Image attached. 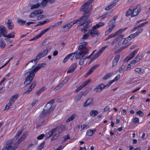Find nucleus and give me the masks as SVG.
I'll use <instances>...</instances> for the list:
<instances>
[{
  "instance_id": "nucleus-1",
  "label": "nucleus",
  "mask_w": 150,
  "mask_h": 150,
  "mask_svg": "<svg viewBox=\"0 0 150 150\" xmlns=\"http://www.w3.org/2000/svg\"><path fill=\"white\" fill-rule=\"evenodd\" d=\"M94 0H89L84 4L80 9L81 11H83L84 13L83 16L79 18L81 19L80 22L81 23L77 27V28L83 33L88 31L91 26L89 25L91 23V21L88 19L90 15V13L91 11L89 7L90 4Z\"/></svg>"
},
{
  "instance_id": "nucleus-2",
  "label": "nucleus",
  "mask_w": 150,
  "mask_h": 150,
  "mask_svg": "<svg viewBox=\"0 0 150 150\" xmlns=\"http://www.w3.org/2000/svg\"><path fill=\"white\" fill-rule=\"evenodd\" d=\"M46 65V64L44 63L39 64L33 69L25 73L24 74L25 76L24 85L27 86L35 78V73L40 68L45 67Z\"/></svg>"
},
{
  "instance_id": "nucleus-3",
  "label": "nucleus",
  "mask_w": 150,
  "mask_h": 150,
  "mask_svg": "<svg viewBox=\"0 0 150 150\" xmlns=\"http://www.w3.org/2000/svg\"><path fill=\"white\" fill-rule=\"evenodd\" d=\"M88 52L89 50L86 47L82 45H79L77 51L74 52L76 54V59H81L88 53Z\"/></svg>"
},
{
  "instance_id": "nucleus-4",
  "label": "nucleus",
  "mask_w": 150,
  "mask_h": 150,
  "mask_svg": "<svg viewBox=\"0 0 150 150\" xmlns=\"http://www.w3.org/2000/svg\"><path fill=\"white\" fill-rule=\"evenodd\" d=\"M141 9V6L140 5L137 6L135 8H133L132 6H131L126 13L127 16L130 15L132 17L137 15L140 13Z\"/></svg>"
},
{
  "instance_id": "nucleus-5",
  "label": "nucleus",
  "mask_w": 150,
  "mask_h": 150,
  "mask_svg": "<svg viewBox=\"0 0 150 150\" xmlns=\"http://www.w3.org/2000/svg\"><path fill=\"white\" fill-rule=\"evenodd\" d=\"M18 144L17 142L13 143V140L10 139L6 142L2 150H15Z\"/></svg>"
},
{
  "instance_id": "nucleus-6",
  "label": "nucleus",
  "mask_w": 150,
  "mask_h": 150,
  "mask_svg": "<svg viewBox=\"0 0 150 150\" xmlns=\"http://www.w3.org/2000/svg\"><path fill=\"white\" fill-rule=\"evenodd\" d=\"M50 50V48H47L42 52L38 54L35 56V59L34 60V64L31 67H34L36 64L40 59L45 56Z\"/></svg>"
},
{
  "instance_id": "nucleus-7",
  "label": "nucleus",
  "mask_w": 150,
  "mask_h": 150,
  "mask_svg": "<svg viewBox=\"0 0 150 150\" xmlns=\"http://www.w3.org/2000/svg\"><path fill=\"white\" fill-rule=\"evenodd\" d=\"M81 19H75L70 22L67 24L63 26L62 28V31L64 32L68 31L69 29L76 23H81L80 22Z\"/></svg>"
},
{
  "instance_id": "nucleus-8",
  "label": "nucleus",
  "mask_w": 150,
  "mask_h": 150,
  "mask_svg": "<svg viewBox=\"0 0 150 150\" xmlns=\"http://www.w3.org/2000/svg\"><path fill=\"white\" fill-rule=\"evenodd\" d=\"M110 86V84L108 83L106 85H105L103 83L97 85L94 89V91L96 93L100 92L105 88H107Z\"/></svg>"
},
{
  "instance_id": "nucleus-9",
  "label": "nucleus",
  "mask_w": 150,
  "mask_h": 150,
  "mask_svg": "<svg viewBox=\"0 0 150 150\" xmlns=\"http://www.w3.org/2000/svg\"><path fill=\"white\" fill-rule=\"evenodd\" d=\"M88 33L92 37H95L96 36H99L100 35V33L95 28H93V26L92 29L88 31Z\"/></svg>"
},
{
  "instance_id": "nucleus-10",
  "label": "nucleus",
  "mask_w": 150,
  "mask_h": 150,
  "mask_svg": "<svg viewBox=\"0 0 150 150\" xmlns=\"http://www.w3.org/2000/svg\"><path fill=\"white\" fill-rule=\"evenodd\" d=\"M54 102L53 100H51L48 102L45 105L44 109L47 112L49 111V113H50L53 111L52 107Z\"/></svg>"
},
{
  "instance_id": "nucleus-11",
  "label": "nucleus",
  "mask_w": 150,
  "mask_h": 150,
  "mask_svg": "<svg viewBox=\"0 0 150 150\" xmlns=\"http://www.w3.org/2000/svg\"><path fill=\"white\" fill-rule=\"evenodd\" d=\"M6 34H8L7 29L5 26L0 24V38Z\"/></svg>"
},
{
  "instance_id": "nucleus-12",
  "label": "nucleus",
  "mask_w": 150,
  "mask_h": 150,
  "mask_svg": "<svg viewBox=\"0 0 150 150\" xmlns=\"http://www.w3.org/2000/svg\"><path fill=\"white\" fill-rule=\"evenodd\" d=\"M36 83V81H33L31 83L28 89L23 94H29L34 88Z\"/></svg>"
},
{
  "instance_id": "nucleus-13",
  "label": "nucleus",
  "mask_w": 150,
  "mask_h": 150,
  "mask_svg": "<svg viewBox=\"0 0 150 150\" xmlns=\"http://www.w3.org/2000/svg\"><path fill=\"white\" fill-rule=\"evenodd\" d=\"M62 22V21H59V22L56 23H55L54 25H50L49 28L44 30H44L45 33L47 31L49 30L51 28L53 29L54 28L57 27L59 26L61 24Z\"/></svg>"
},
{
  "instance_id": "nucleus-14",
  "label": "nucleus",
  "mask_w": 150,
  "mask_h": 150,
  "mask_svg": "<svg viewBox=\"0 0 150 150\" xmlns=\"http://www.w3.org/2000/svg\"><path fill=\"white\" fill-rule=\"evenodd\" d=\"M77 66V64L75 62L72 64L69 68L67 71V73H73L76 69Z\"/></svg>"
},
{
  "instance_id": "nucleus-15",
  "label": "nucleus",
  "mask_w": 150,
  "mask_h": 150,
  "mask_svg": "<svg viewBox=\"0 0 150 150\" xmlns=\"http://www.w3.org/2000/svg\"><path fill=\"white\" fill-rule=\"evenodd\" d=\"M138 49H136L133 52H131L130 54L125 59V60L126 61H127L134 57L135 54L137 52Z\"/></svg>"
},
{
  "instance_id": "nucleus-16",
  "label": "nucleus",
  "mask_w": 150,
  "mask_h": 150,
  "mask_svg": "<svg viewBox=\"0 0 150 150\" xmlns=\"http://www.w3.org/2000/svg\"><path fill=\"white\" fill-rule=\"evenodd\" d=\"M7 27L9 30H12L14 28V24L11 20L8 19L7 23Z\"/></svg>"
},
{
  "instance_id": "nucleus-17",
  "label": "nucleus",
  "mask_w": 150,
  "mask_h": 150,
  "mask_svg": "<svg viewBox=\"0 0 150 150\" xmlns=\"http://www.w3.org/2000/svg\"><path fill=\"white\" fill-rule=\"evenodd\" d=\"M93 103V98H90L88 99L85 102L83 105V106L86 107L91 105Z\"/></svg>"
},
{
  "instance_id": "nucleus-18",
  "label": "nucleus",
  "mask_w": 150,
  "mask_h": 150,
  "mask_svg": "<svg viewBox=\"0 0 150 150\" xmlns=\"http://www.w3.org/2000/svg\"><path fill=\"white\" fill-rule=\"evenodd\" d=\"M118 1V0H115L113 1L107 7L105 8V9L106 10H108L112 8L116 4Z\"/></svg>"
},
{
  "instance_id": "nucleus-19",
  "label": "nucleus",
  "mask_w": 150,
  "mask_h": 150,
  "mask_svg": "<svg viewBox=\"0 0 150 150\" xmlns=\"http://www.w3.org/2000/svg\"><path fill=\"white\" fill-rule=\"evenodd\" d=\"M120 57V56L119 55H116L114 59L113 60L112 62V67L116 66L117 64L118 61Z\"/></svg>"
},
{
  "instance_id": "nucleus-20",
  "label": "nucleus",
  "mask_w": 150,
  "mask_h": 150,
  "mask_svg": "<svg viewBox=\"0 0 150 150\" xmlns=\"http://www.w3.org/2000/svg\"><path fill=\"white\" fill-rule=\"evenodd\" d=\"M50 114L49 111L47 112L43 109L40 113L39 116L40 118H42L49 115Z\"/></svg>"
},
{
  "instance_id": "nucleus-21",
  "label": "nucleus",
  "mask_w": 150,
  "mask_h": 150,
  "mask_svg": "<svg viewBox=\"0 0 150 150\" xmlns=\"http://www.w3.org/2000/svg\"><path fill=\"white\" fill-rule=\"evenodd\" d=\"M75 54V53H70L69 54H68V55H67V56H66L65 57V58L64 59L63 61V62L64 63H65L67 61V60L69 59L71 57L73 56V57H72V59H73V58Z\"/></svg>"
},
{
  "instance_id": "nucleus-22",
  "label": "nucleus",
  "mask_w": 150,
  "mask_h": 150,
  "mask_svg": "<svg viewBox=\"0 0 150 150\" xmlns=\"http://www.w3.org/2000/svg\"><path fill=\"white\" fill-rule=\"evenodd\" d=\"M98 66V65L97 64L94 65L92 67L89 69L86 74V75L88 76L91 74L96 69Z\"/></svg>"
},
{
  "instance_id": "nucleus-23",
  "label": "nucleus",
  "mask_w": 150,
  "mask_h": 150,
  "mask_svg": "<svg viewBox=\"0 0 150 150\" xmlns=\"http://www.w3.org/2000/svg\"><path fill=\"white\" fill-rule=\"evenodd\" d=\"M15 33L13 32H11L10 33L5 34L4 37L7 38H14L15 37Z\"/></svg>"
},
{
  "instance_id": "nucleus-24",
  "label": "nucleus",
  "mask_w": 150,
  "mask_h": 150,
  "mask_svg": "<svg viewBox=\"0 0 150 150\" xmlns=\"http://www.w3.org/2000/svg\"><path fill=\"white\" fill-rule=\"evenodd\" d=\"M148 21H146L140 24L137 25L136 27L133 28L131 30L132 32H133L134 31H135L136 30L140 28L143 27L144 25H145L146 24H147L148 23Z\"/></svg>"
},
{
  "instance_id": "nucleus-25",
  "label": "nucleus",
  "mask_w": 150,
  "mask_h": 150,
  "mask_svg": "<svg viewBox=\"0 0 150 150\" xmlns=\"http://www.w3.org/2000/svg\"><path fill=\"white\" fill-rule=\"evenodd\" d=\"M27 134L26 133H24L22 135L21 137L18 139V141L17 142L18 144L20 143L22 141H23L26 137Z\"/></svg>"
},
{
  "instance_id": "nucleus-26",
  "label": "nucleus",
  "mask_w": 150,
  "mask_h": 150,
  "mask_svg": "<svg viewBox=\"0 0 150 150\" xmlns=\"http://www.w3.org/2000/svg\"><path fill=\"white\" fill-rule=\"evenodd\" d=\"M115 26V25H113L110 26L109 28V29L105 31V35H108L114 29Z\"/></svg>"
},
{
  "instance_id": "nucleus-27",
  "label": "nucleus",
  "mask_w": 150,
  "mask_h": 150,
  "mask_svg": "<svg viewBox=\"0 0 150 150\" xmlns=\"http://www.w3.org/2000/svg\"><path fill=\"white\" fill-rule=\"evenodd\" d=\"M45 33L44 32V30H42V31L38 35L35 36L33 38H32L31 40H30V41H32V40H36L38 39L42 35L44 34Z\"/></svg>"
},
{
  "instance_id": "nucleus-28",
  "label": "nucleus",
  "mask_w": 150,
  "mask_h": 150,
  "mask_svg": "<svg viewBox=\"0 0 150 150\" xmlns=\"http://www.w3.org/2000/svg\"><path fill=\"white\" fill-rule=\"evenodd\" d=\"M104 25V22H100L96 24V25L93 26V28H95L96 29L98 28H99L103 26Z\"/></svg>"
},
{
  "instance_id": "nucleus-29",
  "label": "nucleus",
  "mask_w": 150,
  "mask_h": 150,
  "mask_svg": "<svg viewBox=\"0 0 150 150\" xmlns=\"http://www.w3.org/2000/svg\"><path fill=\"white\" fill-rule=\"evenodd\" d=\"M120 78V74H118L115 78L113 80L109 81L108 83L110 84V86L114 82L118 80Z\"/></svg>"
},
{
  "instance_id": "nucleus-30",
  "label": "nucleus",
  "mask_w": 150,
  "mask_h": 150,
  "mask_svg": "<svg viewBox=\"0 0 150 150\" xmlns=\"http://www.w3.org/2000/svg\"><path fill=\"white\" fill-rule=\"evenodd\" d=\"M138 36V33H135L133 34H131L127 38V39L129 40V41H130L131 40L133 39L135 37Z\"/></svg>"
},
{
  "instance_id": "nucleus-31",
  "label": "nucleus",
  "mask_w": 150,
  "mask_h": 150,
  "mask_svg": "<svg viewBox=\"0 0 150 150\" xmlns=\"http://www.w3.org/2000/svg\"><path fill=\"white\" fill-rule=\"evenodd\" d=\"M18 94L14 95L12 96L10 99L9 101L13 103L18 98Z\"/></svg>"
},
{
  "instance_id": "nucleus-32",
  "label": "nucleus",
  "mask_w": 150,
  "mask_h": 150,
  "mask_svg": "<svg viewBox=\"0 0 150 150\" xmlns=\"http://www.w3.org/2000/svg\"><path fill=\"white\" fill-rule=\"evenodd\" d=\"M57 130L59 134L61 133L62 131L64 130L65 129V127L64 125H62L59 127H57Z\"/></svg>"
},
{
  "instance_id": "nucleus-33",
  "label": "nucleus",
  "mask_w": 150,
  "mask_h": 150,
  "mask_svg": "<svg viewBox=\"0 0 150 150\" xmlns=\"http://www.w3.org/2000/svg\"><path fill=\"white\" fill-rule=\"evenodd\" d=\"M83 93L82 92L79 93V94L74 99L75 101H78L81 98L83 95Z\"/></svg>"
},
{
  "instance_id": "nucleus-34",
  "label": "nucleus",
  "mask_w": 150,
  "mask_h": 150,
  "mask_svg": "<svg viewBox=\"0 0 150 150\" xmlns=\"http://www.w3.org/2000/svg\"><path fill=\"white\" fill-rule=\"evenodd\" d=\"M134 71L136 72H138L139 74H142L144 72V69L139 67L135 69Z\"/></svg>"
},
{
  "instance_id": "nucleus-35",
  "label": "nucleus",
  "mask_w": 150,
  "mask_h": 150,
  "mask_svg": "<svg viewBox=\"0 0 150 150\" xmlns=\"http://www.w3.org/2000/svg\"><path fill=\"white\" fill-rule=\"evenodd\" d=\"M113 75V73L111 72L108 73L107 74H105L104 77H103V80H105L110 78Z\"/></svg>"
},
{
  "instance_id": "nucleus-36",
  "label": "nucleus",
  "mask_w": 150,
  "mask_h": 150,
  "mask_svg": "<svg viewBox=\"0 0 150 150\" xmlns=\"http://www.w3.org/2000/svg\"><path fill=\"white\" fill-rule=\"evenodd\" d=\"M76 116V114H74L72 115L69 117L67 120L66 122H69L70 121L73 120Z\"/></svg>"
},
{
  "instance_id": "nucleus-37",
  "label": "nucleus",
  "mask_w": 150,
  "mask_h": 150,
  "mask_svg": "<svg viewBox=\"0 0 150 150\" xmlns=\"http://www.w3.org/2000/svg\"><path fill=\"white\" fill-rule=\"evenodd\" d=\"M40 5L41 4L40 3H37L32 5H30V9H32L34 8H38Z\"/></svg>"
},
{
  "instance_id": "nucleus-38",
  "label": "nucleus",
  "mask_w": 150,
  "mask_h": 150,
  "mask_svg": "<svg viewBox=\"0 0 150 150\" xmlns=\"http://www.w3.org/2000/svg\"><path fill=\"white\" fill-rule=\"evenodd\" d=\"M0 40V47L1 48H3L6 47V43L4 40H1V39Z\"/></svg>"
},
{
  "instance_id": "nucleus-39",
  "label": "nucleus",
  "mask_w": 150,
  "mask_h": 150,
  "mask_svg": "<svg viewBox=\"0 0 150 150\" xmlns=\"http://www.w3.org/2000/svg\"><path fill=\"white\" fill-rule=\"evenodd\" d=\"M143 56V54H141L140 55L139 54L137 55L134 59H136L137 62H138L142 58Z\"/></svg>"
},
{
  "instance_id": "nucleus-40",
  "label": "nucleus",
  "mask_w": 150,
  "mask_h": 150,
  "mask_svg": "<svg viewBox=\"0 0 150 150\" xmlns=\"http://www.w3.org/2000/svg\"><path fill=\"white\" fill-rule=\"evenodd\" d=\"M98 113V111L96 110H93L90 112V115L92 116H94L97 115Z\"/></svg>"
},
{
  "instance_id": "nucleus-41",
  "label": "nucleus",
  "mask_w": 150,
  "mask_h": 150,
  "mask_svg": "<svg viewBox=\"0 0 150 150\" xmlns=\"http://www.w3.org/2000/svg\"><path fill=\"white\" fill-rule=\"evenodd\" d=\"M96 131V129H95L94 131L91 129L88 130L86 132V135L88 136H91L93 135L94 132Z\"/></svg>"
},
{
  "instance_id": "nucleus-42",
  "label": "nucleus",
  "mask_w": 150,
  "mask_h": 150,
  "mask_svg": "<svg viewBox=\"0 0 150 150\" xmlns=\"http://www.w3.org/2000/svg\"><path fill=\"white\" fill-rule=\"evenodd\" d=\"M18 23L20 25H24L26 22V21H23L21 19H19L17 20Z\"/></svg>"
},
{
  "instance_id": "nucleus-43",
  "label": "nucleus",
  "mask_w": 150,
  "mask_h": 150,
  "mask_svg": "<svg viewBox=\"0 0 150 150\" xmlns=\"http://www.w3.org/2000/svg\"><path fill=\"white\" fill-rule=\"evenodd\" d=\"M108 47V45H106L103 47H102V48H101L100 50L97 52V53L99 54H100L101 53H103L104 50H105V49L107 47Z\"/></svg>"
},
{
  "instance_id": "nucleus-44",
  "label": "nucleus",
  "mask_w": 150,
  "mask_h": 150,
  "mask_svg": "<svg viewBox=\"0 0 150 150\" xmlns=\"http://www.w3.org/2000/svg\"><path fill=\"white\" fill-rule=\"evenodd\" d=\"M127 27H126L122 29H120L117 32H116V33L117 34H118L120 33H122L125 30L127 29Z\"/></svg>"
},
{
  "instance_id": "nucleus-45",
  "label": "nucleus",
  "mask_w": 150,
  "mask_h": 150,
  "mask_svg": "<svg viewBox=\"0 0 150 150\" xmlns=\"http://www.w3.org/2000/svg\"><path fill=\"white\" fill-rule=\"evenodd\" d=\"M35 13L36 16L39 14H40L42 13L43 11L42 9H38L35 11H34Z\"/></svg>"
},
{
  "instance_id": "nucleus-46",
  "label": "nucleus",
  "mask_w": 150,
  "mask_h": 150,
  "mask_svg": "<svg viewBox=\"0 0 150 150\" xmlns=\"http://www.w3.org/2000/svg\"><path fill=\"white\" fill-rule=\"evenodd\" d=\"M34 60H32L30 61H29L26 65V67L29 64L30 65V66L29 67L30 68H32L33 67H31L34 64Z\"/></svg>"
},
{
  "instance_id": "nucleus-47",
  "label": "nucleus",
  "mask_w": 150,
  "mask_h": 150,
  "mask_svg": "<svg viewBox=\"0 0 150 150\" xmlns=\"http://www.w3.org/2000/svg\"><path fill=\"white\" fill-rule=\"evenodd\" d=\"M13 104V103L9 101L8 103L6 105L5 107V110L8 109Z\"/></svg>"
},
{
  "instance_id": "nucleus-48",
  "label": "nucleus",
  "mask_w": 150,
  "mask_h": 150,
  "mask_svg": "<svg viewBox=\"0 0 150 150\" xmlns=\"http://www.w3.org/2000/svg\"><path fill=\"white\" fill-rule=\"evenodd\" d=\"M45 144V142H43L37 148V149L38 150H41L44 147V146Z\"/></svg>"
},
{
  "instance_id": "nucleus-49",
  "label": "nucleus",
  "mask_w": 150,
  "mask_h": 150,
  "mask_svg": "<svg viewBox=\"0 0 150 150\" xmlns=\"http://www.w3.org/2000/svg\"><path fill=\"white\" fill-rule=\"evenodd\" d=\"M91 81V80L89 79L87 81H85L84 83H83L82 84L83 87H85Z\"/></svg>"
},
{
  "instance_id": "nucleus-50",
  "label": "nucleus",
  "mask_w": 150,
  "mask_h": 150,
  "mask_svg": "<svg viewBox=\"0 0 150 150\" xmlns=\"http://www.w3.org/2000/svg\"><path fill=\"white\" fill-rule=\"evenodd\" d=\"M36 15L35 12L34 11L31 12L30 15L29 16V17L30 18H34L36 16Z\"/></svg>"
},
{
  "instance_id": "nucleus-51",
  "label": "nucleus",
  "mask_w": 150,
  "mask_h": 150,
  "mask_svg": "<svg viewBox=\"0 0 150 150\" xmlns=\"http://www.w3.org/2000/svg\"><path fill=\"white\" fill-rule=\"evenodd\" d=\"M82 130L84 129L85 128L88 129L89 128V126L86 124H83L81 126Z\"/></svg>"
},
{
  "instance_id": "nucleus-52",
  "label": "nucleus",
  "mask_w": 150,
  "mask_h": 150,
  "mask_svg": "<svg viewBox=\"0 0 150 150\" xmlns=\"http://www.w3.org/2000/svg\"><path fill=\"white\" fill-rule=\"evenodd\" d=\"M59 135V133H58V134H56L54 135L51 139V141H52L54 140L57 139Z\"/></svg>"
},
{
  "instance_id": "nucleus-53",
  "label": "nucleus",
  "mask_w": 150,
  "mask_h": 150,
  "mask_svg": "<svg viewBox=\"0 0 150 150\" xmlns=\"http://www.w3.org/2000/svg\"><path fill=\"white\" fill-rule=\"evenodd\" d=\"M89 35H90L88 33V32L87 33H86L85 34L83 35V38H82L84 40H86V39H87L88 38V37L89 36Z\"/></svg>"
},
{
  "instance_id": "nucleus-54",
  "label": "nucleus",
  "mask_w": 150,
  "mask_h": 150,
  "mask_svg": "<svg viewBox=\"0 0 150 150\" xmlns=\"http://www.w3.org/2000/svg\"><path fill=\"white\" fill-rule=\"evenodd\" d=\"M115 23V21L114 20H113L112 19H111L110 20L108 23L109 24V26L112 25H114V24Z\"/></svg>"
},
{
  "instance_id": "nucleus-55",
  "label": "nucleus",
  "mask_w": 150,
  "mask_h": 150,
  "mask_svg": "<svg viewBox=\"0 0 150 150\" xmlns=\"http://www.w3.org/2000/svg\"><path fill=\"white\" fill-rule=\"evenodd\" d=\"M47 0H43L42 1L41 5L42 6H45V5L46 4L47 2Z\"/></svg>"
},
{
  "instance_id": "nucleus-56",
  "label": "nucleus",
  "mask_w": 150,
  "mask_h": 150,
  "mask_svg": "<svg viewBox=\"0 0 150 150\" xmlns=\"http://www.w3.org/2000/svg\"><path fill=\"white\" fill-rule=\"evenodd\" d=\"M117 34L116 33V32L115 33L113 34H111L110 35L108 36V38H110V39L111 38H113L115 37L116 35H117Z\"/></svg>"
},
{
  "instance_id": "nucleus-57",
  "label": "nucleus",
  "mask_w": 150,
  "mask_h": 150,
  "mask_svg": "<svg viewBox=\"0 0 150 150\" xmlns=\"http://www.w3.org/2000/svg\"><path fill=\"white\" fill-rule=\"evenodd\" d=\"M133 122L135 124L138 123L139 122V118L137 117H135L134 119Z\"/></svg>"
},
{
  "instance_id": "nucleus-58",
  "label": "nucleus",
  "mask_w": 150,
  "mask_h": 150,
  "mask_svg": "<svg viewBox=\"0 0 150 150\" xmlns=\"http://www.w3.org/2000/svg\"><path fill=\"white\" fill-rule=\"evenodd\" d=\"M45 122V120H44L43 121H42V122L39 123L38 124V125H37L36 127V128L37 129L41 125H42Z\"/></svg>"
},
{
  "instance_id": "nucleus-59",
  "label": "nucleus",
  "mask_w": 150,
  "mask_h": 150,
  "mask_svg": "<svg viewBox=\"0 0 150 150\" xmlns=\"http://www.w3.org/2000/svg\"><path fill=\"white\" fill-rule=\"evenodd\" d=\"M4 40L9 43H11L13 42V40L9 38H6Z\"/></svg>"
},
{
  "instance_id": "nucleus-60",
  "label": "nucleus",
  "mask_w": 150,
  "mask_h": 150,
  "mask_svg": "<svg viewBox=\"0 0 150 150\" xmlns=\"http://www.w3.org/2000/svg\"><path fill=\"white\" fill-rule=\"evenodd\" d=\"M45 135L44 134H40V136H38L37 137V138L38 139H41L43 138V137Z\"/></svg>"
},
{
  "instance_id": "nucleus-61",
  "label": "nucleus",
  "mask_w": 150,
  "mask_h": 150,
  "mask_svg": "<svg viewBox=\"0 0 150 150\" xmlns=\"http://www.w3.org/2000/svg\"><path fill=\"white\" fill-rule=\"evenodd\" d=\"M70 78L69 77H67L65 79H64L62 81L65 84L66 83L69 81Z\"/></svg>"
},
{
  "instance_id": "nucleus-62",
  "label": "nucleus",
  "mask_w": 150,
  "mask_h": 150,
  "mask_svg": "<svg viewBox=\"0 0 150 150\" xmlns=\"http://www.w3.org/2000/svg\"><path fill=\"white\" fill-rule=\"evenodd\" d=\"M107 16V14H105L103 15L102 16H100L99 18H100L101 20H102L105 18Z\"/></svg>"
},
{
  "instance_id": "nucleus-63",
  "label": "nucleus",
  "mask_w": 150,
  "mask_h": 150,
  "mask_svg": "<svg viewBox=\"0 0 150 150\" xmlns=\"http://www.w3.org/2000/svg\"><path fill=\"white\" fill-rule=\"evenodd\" d=\"M23 131V129H20L18 130L16 134V136L18 137L22 133Z\"/></svg>"
},
{
  "instance_id": "nucleus-64",
  "label": "nucleus",
  "mask_w": 150,
  "mask_h": 150,
  "mask_svg": "<svg viewBox=\"0 0 150 150\" xmlns=\"http://www.w3.org/2000/svg\"><path fill=\"white\" fill-rule=\"evenodd\" d=\"M137 114L139 115L140 116H142L144 115L143 113L140 110H139L137 112Z\"/></svg>"
}]
</instances>
